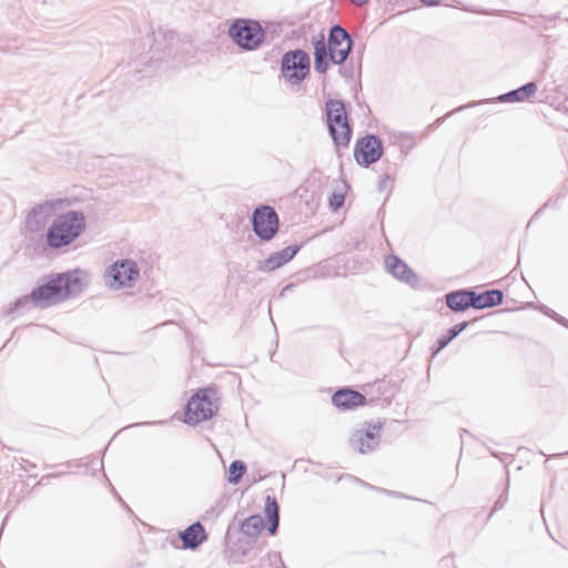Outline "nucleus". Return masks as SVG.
<instances>
[{"instance_id":"obj_1","label":"nucleus","mask_w":568,"mask_h":568,"mask_svg":"<svg viewBox=\"0 0 568 568\" xmlns=\"http://www.w3.org/2000/svg\"><path fill=\"white\" fill-rule=\"evenodd\" d=\"M88 285L87 274L81 271L61 273L52 276L47 283L33 288L30 295L19 297L9 312H17L20 308L48 307L65 298L77 296Z\"/></svg>"},{"instance_id":"obj_2","label":"nucleus","mask_w":568,"mask_h":568,"mask_svg":"<svg viewBox=\"0 0 568 568\" xmlns=\"http://www.w3.org/2000/svg\"><path fill=\"white\" fill-rule=\"evenodd\" d=\"M314 47V69L324 74L329 68L328 61L342 64L346 61L353 45L349 33L338 24L329 29L327 41L320 33L312 41Z\"/></svg>"},{"instance_id":"obj_3","label":"nucleus","mask_w":568,"mask_h":568,"mask_svg":"<svg viewBox=\"0 0 568 568\" xmlns=\"http://www.w3.org/2000/svg\"><path fill=\"white\" fill-rule=\"evenodd\" d=\"M85 229V216L80 211H69L55 217L47 232V244L61 248L74 242Z\"/></svg>"},{"instance_id":"obj_4","label":"nucleus","mask_w":568,"mask_h":568,"mask_svg":"<svg viewBox=\"0 0 568 568\" xmlns=\"http://www.w3.org/2000/svg\"><path fill=\"white\" fill-rule=\"evenodd\" d=\"M229 36L241 49L253 51L264 42L265 31L257 21L236 19L230 26Z\"/></svg>"},{"instance_id":"obj_5","label":"nucleus","mask_w":568,"mask_h":568,"mask_svg":"<svg viewBox=\"0 0 568 568\" xmlns=\"http://www.w3.org/2000/svg\"><path fill=\"white\" fill-rule=\"evenodd\" d=\"M140 277V268L135 261L123 258L111 264L104 272L105 284L112 290L130 288Z\"/></svg>"},{"instance_id":"obj_6","label":"nucleus","mask_w":568,"mask_h":568,"mask_svg":"<svg viewBox=\"0 0 568 568\" xmlns=\"http://www.w3.org/2000/svg\"><path fill=\"white\" fill-rule=\"evenodd\" d=\"M310 68V55L302 49L287 51L282 57V74L292 84L301 83L308 74Z\"/></svg>"},{"instance_id":"obj_7","label":"nucleus","mask_w":568,"mask_h":568,"mask_svg":"<svg viewBox=\"0 0 568 568\" xmlns=\"http://www.w3.org/2000/svg\"><path fill=\"white\" fill-rule=\"evenodd\" d=\"M214 392L204 389L193 395L186 404L185 423L196 425L211 418L217 409L213 403L212 396Z\"/></svg>"},{"instance_id":"obj_8","label":"nucleus","mask_w":568,"mask_h":568,"mask_svg":"<svg viewBox=\"0 0 568 568\" xmlns=\"http://www.w3.org/2000/svg\"><path fill=\"white\" fill-rule=\"evenodd\" d=\"M70 204L68 199H55L36 205L27 216V229L30 232L41 231L57 212L65 210Z\"/></svg>"},{"instance_id":"obj_9","label":"nucleus","mask_w":568,"mask_h":568,"mask_svg":"<svg viewBox=\"0 0 568 568\" xmlns=\"http://www.w3.org/2000/svg\"><path fill=\"white\" fill-rule=\"evenodd\" d=\"M252 226L257 237L271 241L278 231V216L270 205L257 206L252 214Z\"/></svg>"},{"instance_id":"obj_10","label":"nucleus","mask_w":568,"mask_h":568,"mask_svg":"<svg viewBox=\"0 0 568 568\" xmlns=\"http://www.w3.org/2000/svg\"><path fill=\"white\" fill-rule=\"evenodd\" d=\"M382 423L365 424L356 429L351 438L349 445L361 454H368L376 449L381 440Z\"/></svg>"},{"instance_id":"obj_11","label":"nucleus","mask_w":568,"mask_h":568,"mask_svg":"<svg viewBox=\"0 0 568 568\" xmlns=\"http://www.w3.org/2000/svg\"><path fill=\"white\" fill-rule=\"evenodd\" d=\"M382 154V142L375 135H366L358 140L354 150L356 162L363 166L377 162Z\"/></svg>"},{"instance_id":"obj_12","label":"nucleus","mask_w":568,"mask_h":568,"mask_svg":"<svg viewBox=\"0 0 568 568\" xmlns=\"http://www.w3.org/2000/svg\"><path fill=\"white\" fill-rule=\"evenodd\" d=\"M385 267L396 280L412 287H416L418 285V276L416 273L398 256L387 255L385 257Z\"/></svg>"},{"instance_id":"obj_13","label":"nucleus","mask_w":568,"mask_h":568,"mask_svg":"<svg viewBox=\"0 0 568 568\" xmlns=\"http://www.w3.org/2000/svg\"><path fill=\"white\" fill-rule=\"evenodd\" d=\"M300 248V245H290L282 251L275 252L271 254L266 260L262 261L258 264L257 270L262 272H272L276 268H280L293 260Z\"/></svg>"},{"instance_id":"obj_14","label":"nucleus","mask_w":568,"mask_h":568,"mask_svg":"<svg viewBox=\"0 0 568 568\" xmlns=\"http://www.w3.org/2000/svg\"><path fill=\"white\" fill-rule=\"evenodd\" d=\"M332 403L342 409H352L365 403V397L357 390L342 388L332 397Z\"/></svg>"},{"instance_id":"obj_15","label":"nucleus","mask_w":568,"mask_h":568,"mask_svg":"<svg viewBox=\"0 0 568 568\" xmlns=\"http://www.w3.org/2000/svg\"><path fill=\"white\" fill-rule=\"evenodd\" d=\"M180 538L183 547L186 549H195L206 540V532L200 521L190 525L186 529L180 532Z\"/></svg>"},{"instance_id":"obj_16","label":"nucleus","mask_w":568,"mask_h":568,"mask_svg":"<svg viewBox=\"0 0 568 568\" xmlns=\"http://www.w3.org/2000/svg\"><path fill=\"white\" fill-rule=\"evenodd\" d=\"M537 89L538 87L536 82H527L517 89L499 94V103L524 102L534 95L537 92Z\"/></svg>"},{"instance_id":"obj_17","label":"nucleus","mask_w":568,"mask_h":568,"mask_svg":"<svg viewBox=\"0 0 568 568\" xmlns=\"http://www.w3.org/2000/svg\"><path fill=\"white\" fill-rule=\"evenodd\" d=\"M326 116L328 131H334L335 125L348 123L344 103L338 100H329L326 103Z\"/></svg>"},{"instance_id":"obj_18","label":"nucleus","mask_w":568,"mask_h":568,"mask_svg":"<svg viewBox=\"0 0 568 568\" xmlns=\"http://www.w3.org/2000/svg\"><path fill=\"white\" fill-rule=\"evenodd\" d=\"M447 306L454 312H464L471 307V291L459 290L445 295Z\"/></svg>"},{"instance_id":"obj_19","label":"nucleus","mask_w":568,"mask_h":568,"mask_svg":"<svg viewBox=\"0 0 568 568\" xmlns=\"http://www.w3.org/2000/svg\"><path fill=\"white\" fill-rule=\"evenodd\" d=\"M278 504L274 497L267 496L265 499V515L268 520L267 530L271 535H274L278 528L280 515Z\"/></svg>"},{"instance_id":"obj_20","label":"nucleus","mask_w":568,"mask_h":568,"mask_svg":"<svg viewBox=\"0 0 568 568\" xmlns=\"http://www.w3.org/2000/svg\"><path fill=\"white\" fill-rule=\"evenodd\" d=\"M471 307L477 310L495 306L497 305V290H489L480 294L471 291Z\"/></svg>"},{"instance_id":"obj_21","label":"nucleus","mask_w":568,"mask_h":568,"mask_svg":"<svg viewBox=\"0 0 568 568\" xmlns=\"http://www.w3.org/2000/svg\"><path fill=\"white\" fill-rule=\"evenodd\" d=\"M264 528L262 516L252 515L246 518L241 525V531L248 537H256Z\"/></svg>"},{"instance_id":"obj_22","label":"nucleus","mask_w":568,"mask_h":568,"mask_svg":"<svg viewBox=\"0 0 568 568\" xmlns=\"http://www.w3.org/2000/svg\"><path fill=\"white\" fill-rule=\"evenodd\" d=\"M329 134L336 146H346L352 138V128L348 123H341L335 125V130L329 131Z\"/></svg>"},{"instance_id":"obj_23","label":"nucleus","mask_w":568,"mask_h":568,"mask_svg":"<svg viewBox=\"0 0 568 568\" xmlns=\"http://www.w3.org/2000/svg\"><path fill=\"white\" fill-rule=\"evenodd\" d=\"M178 42L176 38H175V34L170 32V33H159L155 38V50L156 51H164L168 53V55H175L173 53V50H174V45L175 43Z\"/></svg>"},{"instance_id":"obj_24","label":"nucleus","mask_w":568,"mask_h":568,"mask_svg":"<svg viewBox=\"0 0 568 568\" xmlns=\"http://www.w3.org/2000/svg\"><path fill=\"white\" fill-rule=\"evenodd\" d=\"M467 325H468L467 322H462L459 324H456L452 328H449L446 335H442L437 339L438 346L435 349L434 355H436L443 348H445L454 338H456L467 327Z\"/></svg>"},{"instance_id":"obj_25","label":"nucleus","mask_w":568,"mask_h":568,"mask_svg":"<svg viewBox=\"0 0 568 568\" xmlns=\"http://www.w3.org/2000/svg\"><path fill=\"white\" fill-rule=\"evenodd\" d=\"M246 471V465L242 460H234L229 468V483L237 484Z\"/></svg>"},{"instance_id":"obj_26","label":"nucleus","mask_w":568,"mask_h":568,"mask_svg":"<svg viewBox=\"0 0 568 568\" xmlns=\"http://www.w3.org/2000/svg\"><path fill=\"white\" fill-rule=\"evenodd\" d=\"M345 195L343 192H333V194L329 197V206L333 211H337L341 209L344 204Z\"/></svg>"},{"instance_id":"obj_27","label":"nucleus","mask_w":568,"mask_h":568,"mask_svg":"<svg viewBox=\"0 0 568 568\" xmlns=\"http://www.w3.org/2000/svg\"><path fill=\"white\" fill-rule=\"evenodd\" d=\"M473 104H467V105H462V106H458L457 109L453 110L452 112H448L445 116H442V118H438L433 124L429 125L430 129L442 124L444 122V120L446 118H448L449 115H452L453 113H456V112H459L468 106H471Z\"/></svg>"},{"instance_id":"obj_28","label":"nucleus","mask_w":568,"mask_h":568,"mask_svg":"<svg viewBox=\"0 0 568 568\" xmlns=\"http://www.w3.org/2000/svg\"><path fill=\"white\" fill-rule=\"evenodd\" d=\"M389 181H390V178L388 174L381 176L379 182H378V190L385 191L388 187Z\"/></svg>"},{"instance_id":"obj_29","label":"nucleus","mask_w":568,"mask_h":568,"mask_svg":"<svg viewBox=\"0 0 568 568\" xmlns=\"http://www.w3.org/2000/svg\"><path fill=\"white\" fill-rule=\"evenodd\" d=\"M550 317L554 318L559 324H562L568 327V321L566 318H564L562 316H560L559 314H557L555 311H554V313H551Z\"/></svg>"},{"instance_id":"obj_30","label":"nucleus","mask_w":568,"mask_h":568,"mask_svg":"<svg viewBox=\"0 0 568 568\" xmlns=\"http://www.w3.org/2000/svg\"><path fill=\"white\" fill-rule=\"evenodd\" d=\"M442 0H420V2L425 6L432 7L440 3Z\"/></svg>"},{"instance_id":"obj_31","label":"nucleus","mask_w":568,"mask_h":568,"mask_svg":"<svg viewBox=\"0 0 568 568\" xmlns=\"http://www.w3.org/2000/svg\"><path fill=\"white\" fill-rule=\"evenodd\" d=\"M540 311H541L544 314L548 315L549 317L551 316V313H554V311H552V310H550V308H549L548 306H546V305H541V306H540Z\"/></svg>"},{"instance_id":"obj_32","label":"nucleus","mask_w":568,"mask_h":568,"mask_svg":"<svg viewBox=\"0 0 568 568\" xmlns=\"http://www.w3.org/2000/svg\"><path fill=\"white\" fill-rule=\"evenodd\" d=\"M293 286H294L293 284H288V285H286V286L281 291V293H280V297L285 296V295H286V292H287V291H290V290H292V288H293Z\"/></svg>"},{"instance_id":"obj_33","label":"nucleus","mask_w":568,"mask_h":568,"mask_svg":"<svg viewBox=\"0 0 568 568\" xmlns=\"http://www.w3.org/2000/svg\"><path fill=\"white\" fill-rule=\"evenodd\" d=\"M354 4L356 6H363L365 4L368 0H351Z\"/></svg>"},{"instance_id":"obj_34","label":"nucleus","mask_w":568,"mask_h":568,"mask_svg":"<svg viewBox=\"0 0 568 568\" xmlns=\"http://www.w3.org/2000/svg\"><path fill=\"white\" fill-rule=\"evenodd\" d=\"M498 301H499V305H501L504 303V292L499 288V297H498Z\"/></svg>"},{"instance_id":"obj_35","label":"nucleus","mask_w":568,"mask_h":568,"mask_svg":"<svg viewBox=\"0 0 568 568\" xmlns=\"http://www.w3.org/2000/svg\"><path fill=\"white\" fill-rule=\"evenodd\" d=\"M164 420L153 422V423H143L142 425H151V424H164ZM140 424H135L134 426H139Z\"/></svg>"},{"instance_id":"obj_36","label":"nucleus","mask_w":568,"mask_h":568,"mask_svg":"<svg viewBox=\"0 0 568 568\" xmlns=\"http://www.w3.org/2000/svg\"><path fill=\"white\" fill-rule=\"evenodd\" d=\"M496 507H497V501L495 503V505L493 506L491 508V511H490V516L493 515V513L496 510Z\"/></svg>"},{"instance_id":"obj_37","label":"nucleus","mask_w":568,"mask_h":568,"mask_svg":"<svg viewBox=\"0 0 568 568\" xmlns=\"http://www.w3.org/2000/svg\"><path fill=\"white\" fill-rule=\"evenodd\" d=\"M498 504H499V508H500L501 507V497L500 496H499Z\"/></svg>"}]
</instances>
